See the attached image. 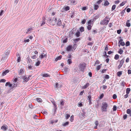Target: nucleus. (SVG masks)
I'll use <instances>...</instances> for the list:
<instances>
[{"label": "nucleus", "instance_id": "52", "mask_svg": "<svg viewBox=\"0 0 131 131\" xmlns=\"http://www.w3.org/2000/svg\"><path fill=\"white\" fill-rule=\"evenodd\" d=\"M54 19H51L50 18H48V20L49 21V23H50V21H52L53 20H54Z\"/></svg>", "mask_w": 131, "mask_h": 131}, {"label": "nucleus", "instance_id": "29", "mask_svg": "<svg viewBox=\"0 0 131 131\" xmlns=\"http://www.w3.org/2000/svg\"><path fill=\"white\" fill-rule=\"evenodd\" d=\"M123 50L121 48L120 49H119V51H118V53L120 54H122L123 53Z\"/></svg>", "mask_w": 131, "mask_h": 131}, {"label": "nucleus", "instance_id": "27", "mask_svg": "<svg viewBox=\"0 0 131 131\" xmlns=\"http://www.w3.org/2000/svg\"><path fill=\"white\" fill-rule=\"evenodd\" d=\"M42 76L44 77H49L50 75H49L47 74H43L42 75Z\"/></svg>", "mask_w": 131, "mask_h": 131}, {"label": "nucleus", "instance_id": "9", "mask_svg": "<svg viewBox=\"0 0 131 131\" xmlns=\"http://www.w3.org/2000/svg\"><path fill=\"white\" fill-rule=\"evenodd\" d=\"M47 57V55L46 53L45 54H43V53H42L39 56V57L42 59L44 57L46 58Z\"/></svg>", "mask_w": 131, "mask_h": 131}, {"label": "nucleus", "instance_id": "48", "mask_svg": "<svg viewBox=\"0 0 131 131\" xmlns=\"http://www.w3.org/2000/svg\"><path fill=\"white\" fill-rule=\"evenodd\" d=\"M71 3L73 4H76V2L74 0H71Z\"/></svg>", "mask_w": 131, "mask_h": 131}, {"label": "nucleus", "instance_id": "15", "mask_svg": "<svg viewBox=\"0 0 131 131\" xmlns=\"http://www.w3.org/2000/svg\"><path fill=\"white\" fill-rule=\"evenodd\" d=\"M32 29L31 27L28 29L27 31L26 32V34H28L29 32L30 33L31 31L32 30Z\"/></svg>", "mask_w": 131, "mask_h": 131}, {"label": "nucleus", "instance_id": "45", "mask_svg": "<svg viewBox=\"0 0 131 131\" xmlns=\"http://www.w3.org/2000/svg\"><path fill=\"white\" fill-rule=\"evenodd\" d=\"M40 61H37V62L35 64V65L36 66H39V64H40Z\"/></svg>", "mask_w": 131, "mask_h": 131}, {"label": "nucleus", "instance_id": "28", "mask_svg": "<svg viewBox=\"0 0 131 131\" xmlns=\"http://www.w3.org/2000/svg\"><path fill=\"white\" fill-rule=\"evenodd\" d=\"M119 57V55L118 54H116L114 57V58L116 60H118Z\"/></svg>", "mask_w": 131, "mask_h": 131}, {"label": "nucleus", "instance_id": "31", "mask_svg": "<svg viewBox=\"0 0 131 131\" xmlns=\"http://www.w3.org/2000/svg\"><path fill=\"white\" fill-rule=\"evenodd\" d=\"M122 71H119L117 73V75L118 76L120 77L122 74Z\"/></svg>", "mask_w": 131, "mask_h": 131}, {"label": "nucleus", "instance_id": "32", "mask_svg": "<svg viewBox=\"0 0 131 131\" xmlns=\"http://www.w3.org/2000/svg\"><path fill=\"white\" fill-rule=\"evenodd\" d=\"M67 62L69 64H70L72 63V61L71 59H68L67 61Z\"/></svg>", "mask_w": 131, "mask_h": 131}, {"label": "nucleus", "instance_id": "59", "mask_svg": "<svg viewBox=\"0 0 131 131\" xmlns=\"http://www.w3.org/2000/svg\"><path fill=\"white\" fill-rule=\"evenodd\" d=\"M127 115L126 114H125L123 115V118L124 119H125L127 118Z\"/></svg>", "mask_w": 131, "mask_h": 131}, {"label": "nucleus", "instance_id": "42", "mask_svg": "<svg viewBox=\"0 0 131 131\" xmlns=\"http://www.w3.org/2000/svg\"><path fill=\"white\" fill-rule=\"evenodd\" d=\"M92 26L91 25H88L87 26V29L88 30H90L91 29Z\"/></svg>", "mask_w": 131, "mask_h": 131}, {"label": "nucleus", "instance_id": "20", "mask_svg": "<svg viewBox=\"0 0 131 131\" xmlns=\"http://www.w3.org/2000/svg\"><path fill=\"white\" fill-rule=\"evenodd\" d=\"M62 56L60 55L57 58H56L55 61H57L58 60H60L61 59Z\"/></svg>", "mask_w": 131, "mask_h": 131}, {"label": "nucleus", "instance_id": "40", "mask_svg": "<svg viewBox=\"0 0 131 131\" xmlns=\"http://www.w3.org/2000/svg\"><path fill=\"white\" fill-rule=\"evenodd\" d=\"M131 112V109H128L127 110L126 113L128 114H129Z\"/></svg>", "mask_w": 131, "mask_h": 131}, {"label": "nucleus", "instance_id": "53", "mask_svg": "<svg viewBox=\"0 0 131 131\" xmlns=\"http://www.w3.org/2000/svg\"><path fill=\"white\" fill-rule=\"evenodd\" d=\"M76 29L74 30V29L73 28V29L71 30L70 32H71L72 34H74L75 33V31Z\"/></svg>", "mask_w": 131, "mask_h": 131}, {"label": "nucleus", "instance_id": "43", "mask_svg": "<svg viewBox=\"0 0 131 131\" xmlns=\"http://www.w3.org/2000/svg\"><path fill=\"white\" fill-rule=\"evenodd\" d=\"M74 119V116H71L70 117V121L71 122H72L73 120Z\"/></svg>", "mask_w": 131, "mask_h": 131}, {"label": "nucleus", "instance_id": "61", "mask_svg": "<svg viewBox=\"0 0 131 131\" xmlns=\"http://www.w3.org/2000/svg\"><path fill=\"white\" fill-rule=\"evenodd\" d=\"M86 22V20L85 19H84L81 21V23L83 24H84Z\"/></svg>", "mask_w": 131, "mask_h": 131}, {"label": "nucleus", "instance_id": "37", "mask_svg": "<svg viewBox=\"0 0 131 131\" xmlns=\"http://www.w3.org/2000/svg\"><path fill=\"white\" fill-rule=\"evenodd\" d=\"M103 0H99L96 2V4L98 5H99L103 2Z\"/></svg>", "mask_w": 131, "mask_h": 131}, {"label": "nucleus", "instance_id": "11", "mask_svg": "<svg viewBox=\"0 0 131 131\" xmlns=\"http://www.w3.org/2000/svg\"><path fill=\"white\" fill-rule=\"evenodd\" d=\"M24 70L23 69H20L19 71V74L20 75H22L24 73Z\"/></svg>", "mask_w": 131, "mask_h": 131}, {"label": "nucleus", "instance_id": "60", "mask_svg": "<svg viewBox=\"0 0 131 131\" xmlns=\"http://www.w3.org/2000/svg\"><path fill=\"white\" fill-rule=\"evenodd\" d=\"M120 44L122 46H124L125 45V43L124 42H121L120 43Z\"/></svg>", "mask_w": 131, "mask_h": 131}, {"label": "nucleus", "instance_id": "6", "mask_svg": "<svg viewBox=\"0 0 131 131\" xmlns=\"http://www.w3.org/2000/svg\"><path fill=\"white\" fill-rule=\"evenodd\" d=\"M70 8L68 6H64L63 7L62 10V12H63L64 11H67L70 9Z\"/></svg>", "mask_w": 131, "mask_h": 131}, {"label": "nucleus", "instance_id": "3", "mask_svg": "<svg viewBox=\"0 0 131 131\" xmlns=\"http://www.w3.org/2000/svg\"><path fill=\"white\" fill-rule=\"evenodd\" d=\"M86 64L85 63H83L79 64V68L81 71H82L83 72H84V70L85 67L86 66Z\"/></svg>", "mask_w": 131, "mask_h": 131}, {"label": "nucleus", "instance_id": "22", "mask_svg": "<svg viewBox=\"0 0 131 131\" xmlns=\"http://www.w3.org/2000/svg\"><path fill=\"white\" fill-rule=\"evenodd\" d=\"M124 62V59L123 58L120 61L119 65L122 66Z\"/></svg>", "mask_w": 131, "mask_h": 131}, {"label": "nucleus", "instance_id": "10", "mask_svg": "<svg viewBox=\"0 0 131 131\" xmlns=\"http://www.w3.org/2000/svg\"><path fill=\"white\" fill-rule=\"evenodd\" d=\"M59 88V84L58 83H57L56 84V85L54 86V88L55 90H57L58 88Z\"/></svg>", "mask_w": 131, "mask_h": 131}, {"label": "nucleus", "instance_id": "16", "mask_svg": "<svg viewBox=\"0 0 131 131\" xmlns=\"http://www.w3.org/2000/svg\"><path fill=\"white\" fill-rule=\"evenodd\" d=\"M126 8H125L124 10H123L122 11H121L120 13V14H121V16H123L124 15V14L125 12V10H126V8Z\"/></svg>", "mask_w": 131, "mask_h": 131}, {"label": "nucleus", "instance_id": "21", "mask_svg": "<svg viewBox=\"0 0 131 131\" xmlns=\"http://www.w3.org/2000/svg\"><path fill=\"white\" fill-rule=\"evenodd\" d=\"M95 125L96 126L94 127V128L95 129H96L97 128V126L98 125V121H96L95 122Z\"/></svg>", "mask_w": 131, "mask_h": 131}, {"label": "nucleus", "instance_id": "12", "mask_svg": "<svg viewBox=\"0 0 131 131\" xmlns=\"http://www.w3.org/2000/svg\"><path fill=\"white\" fill-rule=\"evenodd\" d=\"M88 99L89 100V104H92L91 102V96H88Z\"/></svg>", "mask_w": 131, "mask_h": 131}, {"label": "nucleus", "instance_id": "56", "mask_svg": "<svg viewBox=\"0 0 131 131\" xmlns=\"http://www.w3.org/2000/svg\"><path fill=\"white\" fill-rule=\"evenodd\" d=\"M104 94L103 93H102L101 94V95H100V99H102L103 97L104 96Z\"/></svg>", "mask_w": 131, "mask_h": 131}, {"label": "nucleus", "instance_id": "1", "mask_svg": "<svg viewBox=\"0 0 131 131\" xmlns=\"http://www.w3.org/2000/svg\"><path fill=\"white\" fill-rule=\"evenodd\" d=\"M102 106L101 107V111L102 112H106L107 111V108L108 107V104L106 102H102Z\"/></svg>", "mask_w": 131, "mask_h": 131}, {"label": "nucleus", "instance_id": "14", "mask_svg": "<svg viewBox=\"0 0 131 131\" xmlns=\"http://www.w3.org/2000/svg\"><path fill=\"white\" fill-rule=\"evenodd\" d=\"M9 72V71L8 70H6L5 71L3 72L2 73V75L3 76H4L6 75L7 73Z\"/></svg>", "mask_w": 131, "mask_h": 131}, {"label": "nucleus", "instance_id": "23", "mask_svg": "<svg viewBox=\"0 0 131 131\" xmlns=\"http://www.w3.org/2000/svg\"><path fill=\"white\" fill-rule=\"evenodd\" d=\"M89 83H87L86 84L82 87L83 89H85L87 88L89 86Z\"/></svg>", "mask_w": 131, "mask_h": 131}, {"label": "nucleus", "instance_id": "41", "mask_svg": "<svg viewBox=\"0 0 131 131\" xmlns=\"http://www.w3.org/2000/svg\"><path fill=\"white\" fill-rule=\"evenodd\" d=\"M70 115L68 114H66L65 115V117L66 118V119H68L70 117Z\"/></svg>", "mask_w": 131, "mask_h": 131}, {"label": "nucleus", "instance_id": "49", "mask_svg": "<svg viewBox=\"0 0 131 131\" xmlns=\"http://www.w3.org/2000/svg\"><path fill=\"white\" fill-rule=\"evenodd\" d=\"M117 96L116 94H114L113 95V99H116L117 98Z\"/></svg>", "mask_w": 131, "mask_h": 131}, {"label": "nucleus", "instance_id": "13", "mask_svg": "<svg viewBox=\"0 0 131 131\" xmlns=\"http://www.w3.org/2000/svg\"><path fill=\"white\" fill-rule=\"evenodd\" d=\"M110 3L108 2L107 1H105L104 3L103 4V5L104 6H107L109 5Z\"/></svg>", "mask_w": 131, "mask_h": 131}, {"label": "nucleus", "instance_id": "4", "mask_svg": "<svg viewBox=\"0 0 131 131\" xmlns=\"http://www.w3.org/2000/svg\"><path fill=\"white\" fill-rule=\"evenodd\" d=\"M19 78H20L21 79H23L24 80L23 82H27L29 79V77H28V78H27L25 76H20V77H19Z\"/></svg>", "mask_w": 131, "mask_h": 131}, {"label": "nucleus", "instance_id": "5", "mask_svg": "<svg viewBox=\"0 0 131 131\" xmlns=\"http://www.w3.org/2000/svg\"><path fill=\"white\" fill-rule=\"evenodd\" d=\"M109 22V20H106V19H104L103 20L101 21L100 24L103 25H107Z\"/></svg>", "mask_w": 131, "mask_h": 131}, {"label": "nucleus", "instance_id": "46", "mask_svg": "<svg viewBox=\"0 0 131 131\" xmlns=\"http://www.w3.org/2000/svg\"><path fill=\"white\" fill-rule=\"evenodd\" d=\"M130 42L129 41H127L126 43V46H128L130 45Z\"/></svg>", "mask_w": 131, "mask_h": 131}, {"label": "nucleus", "instance_id": "63", "mask_svg": "<svg viewBox=\"0 0 131 131\" xmlns=\"http://www.w3.org/2000/svg\"><path fill=\"white\" fill-rule=\"evenodd\" d=\"M92 22V20H90L88 23V25H91Z\"/></svg>", "mask_w": 131, "mask_h": 131}, {"label": "nucleus", "instance_id": "55", "mask_svg": "<svg viewBox=\"0 0 131 131\" xmlns=\"http://www.w3.org/2000/svg\"><path fill=\"white\" fill-rule=\"evenodd\" d=\"M126 26L127 27H129L130 26V23L126 22Z\"/></svg>", "mask_w": 131, "mask_h": 131}, {"label": "nucleus", "instance_id": "30", "mask_svg": "<svg viewBox=\"0 0 131 131\" xmlns=\"http://www.w3.org/2000/svg\"><path fill=\"white\" fill-rule=\"evenodd\" d=\"M80 31L81 32H83L84 30V27L82 26L80 28Z\"/></svg>", "mask_w": 131, "mask_h": 131}, {"label": "nucleus", "instance_id": "62", "mask_svg": "<svg viewBox=\"0 0 131 131\" xmlns=\"http://www.w3.org/2000/svg\"><path fill=\"white\" fill-rule=\"evenodd\" d=\"M21 60V58L20 57H18V58L17 59V61L18 62H20Z\"/></svg>", "mask_w": 131, "mask_h": 131}, {"label": "nucleus", "instance_id": "7", "mask_svg": "<svg viewBox=\"0 0 131 131\" xmlns=\"http://www.w3.org/2000/svg\"><path fill=\"white\" fill-rule=\"evenodd\" d=\"M8 128V126L6 125H4L1 127V129L4 131L6 130Z\"/></svg>", "mask_w": 131, "mask_h": 131}, {"label": "nucleus", "instance_id": "17", "mask_svg": "<svg viewBox=\"0 0 131 131\" xmlns=\"http://www.w3.org/2000/svg\"><path fill=\"white\" fill-rule=\"evenodd\" d=\"M72 49V46L71 45L68 46L67 48V50L68 51H70Z\"/></svg>", "mask_w": 131, "mask_h": 131}, {"label": "nucleus", "instance_id": "54", "mask_svg": "<svg viewBox=\"0 0 131 131\" xmlns=\"http://www.w3.org/2000/svg\"><path fill=\"white\" fill-rule=\"evenodd\" d=\"M6 81L5 79H2L0 80V82H5Z\"/></svg>", "mask_w": 131, "mask_h": 131}, {"label": "nucleus", "instance_id": "18", "mask_svg": "<svg viewBox=\"0 0 131 131\" xmlns=\"http://www.w3.org/2000/svg\"><path fill=\"white\" fill-rule=\"evenodd\" d=\"M64 102L63 101H61L60 103V104L61 105V108H63V106L62 107V106H63L64 105Z\"/></svg>", "mask_w": 131, "mask_h": 131}, {"label": "nucleus", "instance_id": "38", "mask_svg": "<svg viewBox=\"0 0 131 131\" xmlns=\"http://www.w3.org/2000/svg\"><path fill=\"white\" fill-rule=\"evenodd\" d=\"M36 100L38 102H41L42 101L41 99L40 98H37L36 99Z\"/></svg>", "mask_w": 131, "mask_h": 131}, {"label": "nucleus", "instance_id": "51", "mask_svg": "<svg viewBox=\"0 0 131 131\" xmlns=\"http://www.w3.org/2000/svg\"><path fill=\"white\" fill-rule=\"evenodd\" d=\"M80 38H77L76 39H74V41L76 43L77 42H78V41L80 40Z\"/></svg>", "mask_w": 131, "mask_h": 131}, {"label": "nucleus", "instance_id": "25", "mask_svg": "<svg viewBox=\"0 0 131 131\" xmlns=\"http://www.w3.org/2000/svg\"><path fill=\"white\" fill-rule=\"evenodd\" d=\"M51 102L54 105V108H55L56 109L57 108V105L56 104V102H55L53 100Z\"/></svg>", "mask_w": 131, "mask_h": 131}, {"label": "nucleus", "instance_id": "39", "mask_svg": "<svg viewBox=\"0 0 131 131\" xmlns=\"http://www.w3.org/2000/svg\"><path fill=\"white\" fill-rule=\"evenodd\" d=\"M18 83H17L16 84H14L13 85V86L12 88H15L17 86V84Z\"/></svg>", "mask_w": 131, "mask_h": 131}, {"label": "nucleus", "instance_id": "2", "mask_svg": "<svg viewBox=\"0 0 131 131\" xmlns=\"http://www.w3.org/2000/svg\"><path fill=\"white\" fill-rule=\"evenodd\" d=\"M54 20L58 26H61L62 25V22L61 19L59 18H57V17H54Z\"/></svg>", "mask_w": 131, "mask_h": 131}, {"label": "nucleus", "instance_id": "57", "mask_svg": "<svg viewBox=\"0 0 131 131\" xmlns=\"http://www.w3.org/2000/svg\"><path fill=\"white\" fill-rule=\"evenodd\" d=\"M77 46V45L76 44H74L72 48H73L74 50L76 49Z\"/></svg>", "mask_w": 131, "mask_h": 131}, {"label": "nucleus", "instance_id": "34", "mask_svg": "<svg viewBox=\"0 0 131 131\" xmlns=\"http://www.w3.org/2000/svg\"><path fill=\"white\" fill-rule=\"evenodd\" d=\"M127 2L126 1H124L122 2L119 5L120 6H123Z\"/></svg>", "mask_w": 131, "mask_h": 131}, {"label": "nucleus", "instance_id": "64", "mask_svg": "<svg viewBox=\"0 0 131 131\" xmlns=\"http://www.w3.org/2000/svg\"><path fill=\"white\" fill-rule=\"evenodd\" d=\"M4 10H2L0 12V16H2L3 15V14L4 13Z\"/></svg>", "mask_w": 131, "mask_h": 131}, {"label": "nucleus", "instance_id": "19", "mask_svg": "<svg viewBox=\"0 0 131 131\" xmlns=\"http://www.w3.org/2000/svg\"><path fill=\"white\" fill-rule=\"evenodd\" d=\"M80 32L78 30H77L75 34V35L77 37H79L80 36Z\"/></svg>", "mask_w": 131, "mask_h": 131}, {"label": "nucleus", "instance_id": "26", "mask_svg": "<svg viewBox=\"0 0 131 131\" xmlns=\"http://www.w3.org/2000/svg\"><path fill=\"white\" fill-rule=\"evenodd\" d=\"M69 122H67L63 124L62 125L63 127H65L68 125L69 124Z\"/></svg>", "mask_w": 131, "mask_h": 131}, {"label": "nucleus", "instance_id": "50", "mask_svg": "<svg viewBox=\"0 0 131 131\" xmlns=\"http://www.w3.org/2000/svg\"><path fill=\"white\" fill-rule=\"evenodd\" d=\"M13 82H16L18 80V78H16L14 79H13Z\"/></svg>", "mask_w": 131, "mask_h": 131}, {"label": "nucleus", "instance_id": "24", "mask_svg": "<svg viewBox=\"0 0 131 131\" xmlns=\"http://www.w3.org/2000/svg\"><path fill=\"white\" fill-rule=\"evenodd\" d=\"M99 7V6L98 5L94 4V9L95 10H97Z\"/></svg>", "mask_w": 131, "mask_h": 131}, {"label": "nucleus", "instance_id": "47", "mask_svg": "<svg viewBox=\"0 0 131 131\" xmlns=\"http://www.w3.org/2000/svg\"><path fill=\"white\" fill-rule=\"evenodd\" d=\"M113 111H115L116 110L117 107L116 105H114L113 106Z\"/></svg>", "mask_w": 131, "mask_h": 131}, {"label": "nucleus", "instance_id": "35", "mask_svg": "<svg viewBox=\"0 0 131 131\" xmlns=\"http://www.w3.org/2000/svg\"><path fill=\"white\" fill-rule=\"evenodd\" d=\"M116 5H113L112 7L111 11H112L114 10L115 9Z\"/></svg>", "mask_w": 131, "mask_h": 131}, {"label": "nucleus", "instance_id": "44", "mask_svg": "<svg viewBox=\"0 0 131 131\" xmlns=\"http://www.w3.org/2000/svg\"><path fill=\"white\" fill-rule=\"evenodd\" d=\"M110 78V77L108 75H105V78L106 79H108Z\"/></svg>", "mask_w": 131, "mask_h": 131}, {"label": "nucleus", "instance_id": "8", "mask_svg": "<svg viewBox=\"0 0 131 131\" xmlns=\"http://www.w3.org/2000/svg\"><path fill=\"white\" fill-rule=\"evenodd\" d=\"M43 20L42 21H41L40 23V25L41 26H42L43 25L45 24V17H43L42 18Z\"/></svg>", "mask_w": 131, "mask_h": 131}, {"label": "nucleus", "instance_id": "33", "mask_svg": "<svg viewBox=\"0 0 131 131\" xmlns=\"http://www.w3.org/2000/svg\"><path fill=\"white\" fill-rule=\"evenodd\" d=\"M130 91V88H127L126 90V93L127 94H128Z\"/></svg>", "mask_w": 131, "mask_h": 131}, {"label": "nucleus", "instance_id": "58", "mask_svg": "<svg viewBox=\"0 0 131 131\" xmlns=\"http://www.w3.org/2000/svg\"><path fill=\"white\" fill-rule=\"evenodd\" d=\"M121 32V30L119 29L117 30V33L118 34H120Z\"/></svg>", "mask_w": 131, "mask_h": 131}, {"label": "nucleus", "instance_id": "36", "mask_svg": "<svg viewBox=\"0 0 131 131\" xmlns=\"http://www.w3.org/2000/svg\"><path fill=\"white\" fill-rule=\"evenodd\" d=\"M102 65V64H101L99 65L97 67H96V69H97V71L99 70L100 69L101 66Z\"/></svg>", "mask_w": 131, "mask_h": 131}]
</instances>
